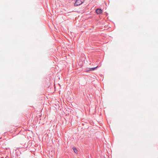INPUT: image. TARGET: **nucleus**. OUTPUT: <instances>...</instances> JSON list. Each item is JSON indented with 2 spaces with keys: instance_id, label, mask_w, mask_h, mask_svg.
Instances as JSON below:
<instances>
[{
  "instance_id": "obj_1",
  "label": "nucleus",
  "mask_w": 158,
  "mask_h": 158,
  "mask_svg": "<svg viewBox=\"0 0 158 158\" xmlns=\"http://www.w3.org/2000/svg\"><path fill=\"white\" fill-rule=\"evenodd\" d=\"M84 1V0H76L74 5L76 6L82 4Z\"/></svg>"
},
{
  "instance_id": "obj_2",
  "label": "nucleus",
  "mask_w": 158,
  "mask_h": 158,
  "mask_svg": "<svg viewBox=\"0 0 158 158\" xmlns=\"http://www.w3.org/2000/svg\"><path fill=\"white\" fill-rule=\"evenodd\" d=\"M98 67V66H97L95 67L91 68H86V70L87 71L94 70L95 69H96Z\"/></svg>"
},
{
  "instance_id": "obj_3",
  "label": "nucleus",
  "mask_w": 158,
  "mask_h": 158,
  "mask_svg": "<svg viewBox=\"0 0 158 158\" xmlns=\"http://www.w3.org/2000/svg\"><path fill=\"white\" fill-rule=\"evenodd\" d=\"M96 12L98 14H100L102 12V10L101 9H98L96 10Z\"/></svg>"
},
{
  "instance_id": "obj_4",
  "label": "nucleus",
  "mask_w": 158,
  "mask_h": 158,
  "mask_svg": "<svg viewBox=\"0 0 158 158\" xmlns=\"http://www.w3.org/2000/svg\"><path fill=\"white\" fill-rule=\"evenodd\" d=\"M73 150L75 153H77V151L75 148H73Z\"/></svg>"
}]
</instances>
